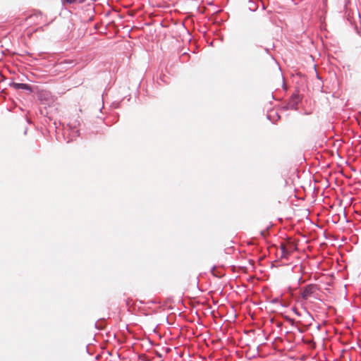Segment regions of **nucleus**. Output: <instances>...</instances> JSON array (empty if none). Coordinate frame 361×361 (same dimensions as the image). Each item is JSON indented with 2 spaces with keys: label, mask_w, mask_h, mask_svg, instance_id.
Masks as SVG:
<instances>
[{
  "label": "nucleus",
  "mask_w": 361,
  "mask_h": 361,
  "mask_svg": "<svg viewBox=\"0 0 361 361\" xmlns=\"http://www.w3.org/2000/svg\"><path fill=\"white\" fill-rule=\"evenodd\" d=\"M78 125L79 122L76 120L72 123H68L63 133L64 136H68L69 137L68 142L73 140L80 135L79 130L78 129Z\"/></svg>",
  "instance_id": "1"
},
{
  "label": "nucleus",
  "mask_w": 361,
  "mask_h": 361,
  "mask_svg": "<svg viewBox=\"0 0 361 361\" xmlns=\"http://www.w3.org/2000/svg\"><path fill=\"white\" fill-rule=\"evenodd\" d=\"M316 285L309 284L303 288L301 292V297L303 300H307L317 290Z\"/></svg>",
  "instance_id": "2"
},
{
  "label": "nucleus",
  "mask_w": 361,
  "mask_h": 361,
  "mask_svg": "<svg viewBox=\"0 0 361 361\" xmlns=\"http://www.w3.org/2000/svg\"><path fill=\"white\" fill-rule=\"evenodd\" d=\"M12 86L16 89V90H29L30 92L32 91V89L30 87V86L27 84H25V83H17V82H13L12 84Z\"/></svg>",
  "instance_id": "3"
},
{
  "label": "nucleus",
  "mask_w": 361,
  "mask_h": 361,
  "mask_svg": "<svg viewBox=\"0 0 361 361\" xmlns=\"http://www.w3.org/2000/svg\"><path fill=\"white\" fill-rule=\"evenodd\" d=\"M300 101V98H299V96L298 95H293L290 99V101L288 102V106L291 108H295L296 105L298 104Z\"/></svg>",
  "instance_id": "4"
},
{
  "label": "nucleus",
  "mask_w": 361,
  "mask_h": 361,
  "mask_svg": "<svg viewBox=\"0 0 361 361\" xmlns=\"http://www.w3.org/2000/svg\"><path fill=\"white\" fill-rule=\"evenodd\" d=\"M281 252H282V257L288 258V256L291 254L292 251L288 250L285 246H281Z\"/></svg>",
  "instance_id": "5"
},
{
  "label": "nucleus",
  "mask_w": 361,
  "mask_h": 361,
  "mask_svg": "<svg viewBox=\"0 0 361 361\" xmlns=\"http://www.w3.org/2000/svg\"><path fill=\"white\" fill-rule=\"evenodd\" d=\"M86 0H61L63 4H73L75 3H84Z\"/></svg>",
  "instance_id": "6"
},
{
  "label": "nucleus",
  "mask_w": 361,
  "mask_h": 361,
  "mask_svg": "<svg viewBox=\"0 0 361 361\" xmlns=\"http://www.w3.org/2000/svg\"><path fill=\"white\" fill-rule=\"evenodd\" d=\"M39 18L40 19H42V18H43V16H42V15L39 13H38V14H35V15H34V16H30V19H32V18Z\"/></svg>",
  "instance_id": "7"
},
{
  "label": "nucleus",
  "mask_w": 361,
  "mask_h": 361,
  "mask_svg": "<svg viewBox=\"0 0 361 361\" xmlns=\"http://www.w3.org/2000/svg\"><path fill=\"white\" fill-rule=\"evenodd\" d=\"M293 311L294 312V313L295 314H297L298 316H300V314L299 313V312L295 309V308H293Z\"/></svg>",
  "instance_id": "8"
}]
</instances>
